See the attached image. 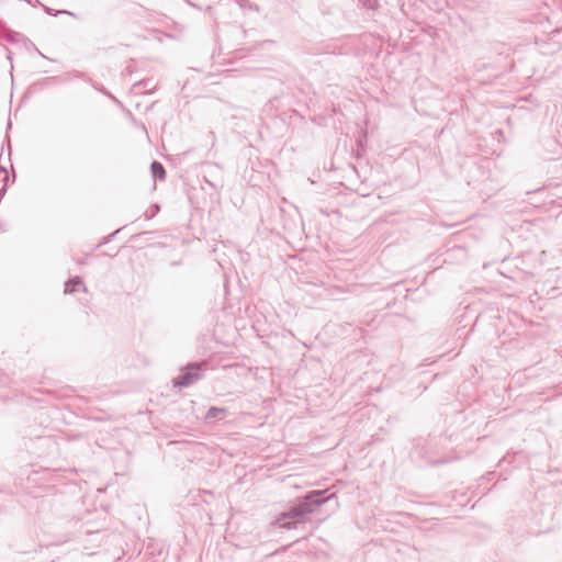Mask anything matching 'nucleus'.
I'll use <instances>...</instances> for the list:
<instances>
[{
    "label": "nucleus",
    "instance_id": "1",
    "mask_svg": "<svg viewBox=\"0 0 562 562\" xmlns=\"http://www.w3.org/2000/svg\"><path fill=\"white\" fill-rule=\"evenodd\" d=\"M336 498L335 493L327 490H312L296 497L274 519L273 525L282 529H296L307 517L322 505Z\"/></svg>",
    "mask_w": 562,
    "mask_h": 562
},
{
    "label": "nucleus",
    "instance_id": "2",
    "mask_svg": "<svg viewBox=\"0 0 562 562\" xmlns=\"http://www.w3.org/2000/svg\"><path fill=\"white\" fill-rule=\"evenodd\" d=\"M204 371L205 366L203 362H188L180 368L179 374L172 379V385L179 390L190 387L203 379Z\"/></svg>",
    "mask_w": 562,
    "mask_h": 562
},
{
    "label": "nucleus",
    "instance_id": "3",
    "mask_svg": "<svg viewBox=\"0 0 562 562\" xmlns=\"http://www.w3.org/2000/svg\"><path fill=\"white\" fill-rule=\"evenodd\" d=\"M157 88V85L154 82L153 78H144L136 81L131 87V92L134 94H151Z\"/></svg>",
    "mask_w": 562,
    "mask_h": 562
},
{
    "label": "nucleus",
    "instance_id": "4",
    "mask_svg": "<svg viewBox=\"0 0 562 562\" xmlns=\"http://www.w3.org/2000/svg\"><path fill=\"white\" fill-rule=\"evenodd\" d=\"M229 414L227 407L210 406L204 415V422L206 424H213L215 422L224 420Z\"/></svg>",
    "mask_w": 562,
    "mask_h": 562
},
{
    "label": "nucleus",
    "instance_id": "5",
    "mask_svg": "<svg viewBox=\"0 0 562 562\" xmlns=\"http://www.w3.org/2000/svg\"><path fill=\"white\" fill-rule=\"evenodd\" d=\"M79 290H82L83 292H87L88 289L83 283V280L80 276H74L67 279L64 286V293L65 294H74L78 292Z\"/></svg>",
    "mask_w": 562,
    "mask_h": 562
},
{
    "label": "nucleus",
    "instance_id": "6",
    "mask_svg": "<svg viewBox=\"0 0 562 562\" xmlns=\"http://www.w3.org/2000/svg\"><path fill=\"white\" fill-rule=\"evenodd\" d=\"M507 528L510 533L517 535L514 540L519 541V539L524 538L526 533L525 518H510L507 522Z\"/></svg>",
    "mask_w": 562,
    "mask_h": 562
},
{
    "label": "nucleus",
    "instance_id": "7",
    "mask_svg": "<svg viewBox=\"0 0 562 562\" xmlns=\"http://www.w3.org/2000/svg\"><path fill=\"white\" fill-rule=\"evenodd\" d=\"M85 80L87 82H89L94 90L101 92L102 94L108 97L112 102H114L115 104L122 106V102L115 95H113L104 86L93 81L90 78L85 79Z\"/></svg>",
    "mask_w": 562,
    "mask_h": 562
},
{
    "label": "nucleus",
    "instance_id": "8",
    "mask_svg": "<svg viewBox=\"0 0 562 562\" xmlns=\"http://www.w3.org/2000/svg\"><path fill=\"white\" fill-rule=\"evenodd\" d=\"M150 172L154 180L164 181L166 179V169L160 161L154 160L150 164Z\"/></svg>",
    "mask_w": 562,
    "mask_h": 562
},
{
    "label": "nucleus",
    "instance_id": "9",
    "mask_svg": "<svg viewBox=\"0 0 562 562\" xmlns=\"http://www.w3.org/2000/svg\"><path fill=\"white\" fill-rule=\"evenodd\" d=\"M524 453L522 451H517L513 454L510 453H507L499 462H498V465L502 468L504 464L508 463V464H513V467H517L520 461L518 459H524Z\"/></svg>",
    "mask_w": 562,
    "mask_h": 562
},
{
    "label": "nucleus",
    "instance_id": "10",
    "mask_svg": "<svg viewBox=\"0 0 562 562\" xmlns=\"http://www.w3.org/2000/svg\"><path fill=\"white\" fill-rule=\"evenodd\" d=\"M484 316H485V314H479L476 316L475 322L472 325V327L467 331L464 330L467 325H463L462 327H458L456 330V335H457L458 339L465 338L470 333H472L474 330V327L479 324V322H481L484 318Z\"/></svg>",
    "mask_w": 562,
    "mask_h": 562
},
{
    "label": "nucleus",
    "instance_id": "11",
    "mask_svg": "<svg viewBox=\"0 0 562 562\" xmlns=\"http://www.w3.org/2000/svg\"><path fill=\"white\" fill-rule=\"evenodd\" d=\"M123 228H124V226H122V227H120V228L115 229L114 232L110 233L109 235L103 236V237L100 239L99 244H98V245H95V247L92 249V251H94V250L99 249V248H100V247H102L103 245H106V244L111 243V241L115 238V236H116V235H117V234H119Z\"/></svg>",
    "mask_w": 562,
    "mask_h": 562
},
{
    "label": "nucleus",
    "instance_id": "12",
    "mask_svg": "<svg viewBox=\"0 0 562 562\" xmlns=\"http://www.w3.org/2000/svg\"><path fill=\"white\" fill-rule=\"evenodd\" d=\"M55 80H57V77H48V78L41 79V80L34 82L31 86V89L33 91H37V90L44 89V88L48 87Z\"/></svg>",
    "mask_w": 562,
    "mask_h": 562
},
{
    "label": "nucleus",
    "instance_id": "13",
    "mask_svg": "<svg viewBox=\"0 0 562 562\" xmlns=\"http://www.w3.org/2000/svg\"><path fill=\"white\" fill-rule=\"evenodd\" d=\"M358 3L368 11H376L379 8V0H358Z\"/></svg>",
    "mask_w": 562,
    "mask_h": 562
},
{
    "label": "nucleus",
    "instance_id": "14",
    "mask_svg": "<svg viewBox=\"0 0 562 562\" xmlns=\"http://www.w3.org/2000/svg\"><path fill=\"white\" fill-rule=\"evenodd\" d=\"M235 2L239 5L243 10H254L258 11L259 8L257 4L249 2L248 0H235Z\"/></svg>",
    "mask_w": 562,
    "mask_h": 562
},
{
    "label": "nucleus",
    "instance_id": "15",
    "mask_svg": "<svg viewBox=\"0 0 562 562\" xmlns=\"http://www.w3.org/2000/svg\"><path fill=\"white\" fill-rule=\"evenodd\" d=\"M0 176H1V187L7 184L9 187V172L5 167L0 164Z\"/></svg>",
    "mask_w": 562,
    "mask_h": 562
},
{
    "label": "nucleus",
    "instance_id": "16",
    "mask_svg": "<svg viewBox=\"0 0 562 562\" xmlns=\"http://www.w3.org/2000/svg\"><path fill=\"white\" fill-rule=\"evenodd\" d=\"M36 5H41L44 10V12L52 16H58L57 11L48 5L42 4L38 0H35Z\"/></svg>",
    "mask_w": 562,
    "mask_h": 562
},
{
    "label": "nucleus",
    "instance_id": "17",
    "mask_svg": "<svg viewBox=\"0 0 562 562\" xmlns=\"http://www.w3.org/2000/svg\"><path fill=\"white\" fill-rule=\"evenodd\" d=\"M21 37H23V35H22L21 33L12 32V33L10 34V36H9V37H7V40H8L9 42L16 43V42H19V40H20Z\"/></svg>",
    "mask_w": 562,
    "mask_h": 562
},
{
    "label": "nucleus",
    "instance_id": "18",
    "mask_svg": "<svg viewBox=\"0 0 562 562\" xmlns=\"http://www.w3.org/2000/svg\"><path fill=\"white\" fill-rule=\"evenodd\" d=\"M151 209H153L151 214H148L147 212L144 213L146 218L154 217L160 211V206L158 204H156V203L151 205Z\"/></svg>",
    "mask_w": 562,
    "mask_h": 562
},
{
    "label": "nucleus",
    "instance_id": "19",
    "mask_svg": "<svg viewBox=\"0 0 562 562\" xmlns=\"http://www.w3.org/2000/svg\"><path fill=\"white\" fill-rule=\"evenodd\" d=\"M57 14H58V16L59 15H70V16L76 18V14L74 12H71L69 10H65V9L58 10Z\"/></svg>",
    "mask_w": 562,
    "mask_h": 562
},
{
    "label": "nucleus",
    "instance_id": "20",
    "mask_svg": "<svg viewBox=\"0 0 562 562\" xmlns=\"http://www.w3.org/2000/svg\"><path fill=\"white\" fill-rule=\"evenodd\" d=\"M72 75L75 78H83V76H85L83 72L78 71V70H74Z\"/></svg>",
    "mask_w": 562,
    "mask_h": 562
},
{
    "label": "nucleus",
    "instance_id": "21",
    "mask_svg": "<svg viewBox=\"0 0 562 562\" xmlns=\"http://www.w3.org/2000/svg\"><path fill=\"white\" fill-rule=\"evenodd\" d=\"M358 151H364V146L361 139L358 140Z\"/></svg>",
    "mask_w": 562,
    "mask_h": 562
},
{
    "label": "nucleus",
    "instance_id": "22",
    "mask_svg": "<svg viewBox=\"0 0 562 562\" xmlns=\"http://www.w3.org/2000/svg\"><path fill=\"white\" fill-rule=\"evenodd\" d=\"M31 45L34 47V49L40 54V56L44 57V58H47L43 53L40 52V49L33 44L31 43Z\"/></svg>",
    "mask_w": 562,
    "mask_h": 562
},
{
    "label": "nucleus",
    "instance_id": "23",
    "mask_svg": "<svg viewBox=\"0 0 562 562\" xmlns=\"http://www.w3.org/2000/svg\"><path fill=\"white\" fill-rule=\"evenodd\" d=\"M37 440H38L40 442L50 441V440H49V438H47V437H38V438H37Z\"/></svg>",
    "mask_w": 562,
    "mask_h": 562
},
{
    "label": "nucleus",
    "instance_id": "24",
    "mask_svg": "<svg viewBox=\"0 0 562 562\" xmlns=\"http://www.w3.org/2000/svg\"><path fill=\"white\" fill-rule=\"evenodd\" d=\"M494 475V472H488L486 475L483 476L484 480H491V477Z\"/></svg>",
    "mask_w": 562,
    "mask_h": 562
},
{
    "label": "nucleus",
    "instance_id": "25",
    "mask_svg": "<svg viewBox=\"0 0 562 562\" xmlns=\"http://www.w3.org/2000/svg\"><path fill=\"white\" fill-rule=\"evenodd\" d=\"M180 265V261H171L170 262V266L175 267V266H179Z\"/></svg>",
    "mask_w": 562,
    "mask_h": 562
},
{
    "label": "nucleus",
    "instance_id": "26",
    "mask_svg": "<svg viewBox=\"0 0 562 562\" xmlns=\"http://www.w3.org/2000/svg\"><path fill=\"white\" fill-rule=\"evenodd\" d=\"M11 127H12V122H11V121H9V122H8V125H7V128H8V130H10Z\"/></svg>",
    "mask_w": 562,
    "mask_h": 562
},
{
    "label": "nucleus",
    "instance_id": "27",
    "mask_svg": "<svg viewBox=\"0 0 562 562\" xmlns=\"http://www.w3.org/2000/svg\"><path fill=\"white\" fill-rule=\"evenodd\" d=\"M206 182L211 186V187H215L214 183H212L211 181H209L207 179H205Z\"/></svg>",
    "mask_w": 562,
    "mask_h": 562
},
{
    "label": "nucleus",
    "instance_id": "28",
    "mask_svg": "<svg viewBox=\"0 0 562 562\" xmlns=\"http://www.w3.org/2000/svg\"><path fill=\"white\" fill-rule=\"evenodd\" d=\"M2 512V508L0 507V513Z\"/></svg>",
    "mask_w": 562,
    "mask_h": 562
},
{
    "label": "nucleus",
    "instance_id": "29",
    "mask_svg": "<svg viewBox=\"0 0 562 562\" xmlns=\"http://www.w3.org/2000/svg\"><path fill=\"white\" fill-rule=\"evenodd\" d=\"M0 492H2V490H0Z\"/></svg>",
    "mask_w": 562,
    "mask_h": 562
}]
</instances>
